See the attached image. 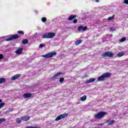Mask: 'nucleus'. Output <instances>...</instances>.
<instances>
[{
    "label": "nucleus",
    "instance_id": "ddd939ff",
    "mask_svg": "<svg viewBox=\"0 0 128 128\" xmlns=\"http://www.w3.org/2000/svg\"><path fill=\"white\" fill-rule=\"evenodd\" d=\"M22 50H24L22 48H19L16 50L15 52L16 54H22Z\"/></svg>",
    "mask_w": 128,
    "mask_h": 128
},
{
    "label": "nucleus",
    "instance_id": "6e6552de",
    "mask_svg": "<svg viewBox=\"0 0 128 128\" xmlns=\"http://www.w3.org/2000/svg\"><path fill=\"white\" fill-rule=\"evenodd\" d=\"M62 74V72H57L56 74L54 75L52 78V80H56L58 78V76H60Z\"/></svg>",
    "mask_w": 128,
    "mask_h": 128
},
{
    "label": "nucleus",
    "instance_id": "f257e3e1",
    "mask_svg": "<svg viewBox=\"0 0 128 128\" xmlns=\"http://www.w3.org/2000/svg\"><path fill=\"white\" fill-rule=\"evenodd\" d=\"M112 76L111 72H105L104 73L102 76L98 78V82H104V80H106V78H108L110 76Z\"/></svg>",
    "mask_w": 128,
    "mask_h": 128
},
{
    "label": "nucleus",
    "instance_id": "473e14b6",
    "mask_svg": "<svg viewBox=\"0 0 128 128\" xmlns=\"http://www.w3.org/2000/svg\"><path fill=\"white\" fill-rule=\"evenodd\" d=\"M4 58V55L2 54H0V60H2Z\"/></svg>",
    "mask_w": 128,
    "mask_h": 128
},
{
    "label": "nucleus",
    "instance_id": "5701e85b",
    "mask_svg": "<svg viewBox=\"0 0 128 128\" xmlns=\"http://www.w3.org/2000/svg\"><path fill=\"white\" fill-rule=\"evenodd\" d=\"M114 14L112 15V16L108 17V20H114Z\"/></svg>",
    "mask_w": 128,
    "mask_h": 128
},
{
    "label": "nucleus",
    "instance_id": "393cba45",
    "mask_svg": "<svg viewBox=\"0 0 128 128\" xmlns=\"http://www.w3.org/2000/svg\"><path fill=\"white\" fill-rule=\"evenodd\" d=\"M6 122V118H0V124L2 122Z\"/></svg>",
    "mask_w": 128,
    "mask_h": 128
},
{
    "label": "nucleus",
    "instance_id": "1a4fd4ad",
    "mask_svg": "<svg viewBox=\"0 0 128 128\" xmlns=\"http://www.w3.org/2000/svg\"><path fill=\"white\" fill-rule=\"evenodd\" d=\"M88 30V26H86L83 27L82 26H80L78 28V32H82V30L84 32V30Z\"/></svg>",
    "mask_w": 128,
    "mask_h": 128
},
{
    "label": "nucleus",
    "instance_id": "b1692460",
    "mask_svg": "<svg viewBox=\"0 0 128 128\" xmlns=\"http://www.w3.org/2000/svg\"><path fill=\"white\" fill-rule=\"evenodd\" d=\"M125 40H126V37H123L120 40V42H124Z\"/></svg>",
    "mask_w": 128,
    "mask_h": 128
},
{
    "label": "nucleus",
    "instance_id": "423d86ee",
    "mask_svg": "<svg viewBox=\"0 0 128 128\" xmlns=\"http://www.w3.org/2000/svg\"><path fill=\"white\" fill-rule=\"evenodd\" d=\"M18 38H19L18 35L15 34L14 36H11L10 38H6V42H10V40H16V39Z\"/></svg>",
    "mask_w": 128,
    "mask_h": 128
},
{
    "label": "nucleus",
    "instance_id": "bb28decb",
    "mask_svg": "<svg viewBox=\"0 0 128 128\" xmlns=\"http://www.w3.org/2000/svg\"><path fill=\"white\" fill-rule=\"evenodd\" d=\"M16 122L17 124H20V122H22V120L20 118H17L16 120Z\"/></svg>",
    "mask_w": 128,
    "mask_h": 128
},
{
    "label": "nucleus",
    "instance_id": "aec40b11",
    "mask_svg": "<svg viewBox=\"0 0 128 128\" xmlns=\"http://www.w3.org/2000/svg\"><path fill=\"white\" fill-rule=\"evenodd\" d=\"M6 80L4 78H0V84H4V82H6Z\"/></svg>",
    "mask_w": 128,
    "mask_h": 128
},
{
    "label": "nucleus",
    "instance_id": "4be33fe9",
    "mask_svg": "<svg viewBox=\"0 0 128 128\" xmlns=\"http://www.w3.org/2000/svg\"><path fill=\"white\" fill-rule=\"evenodd\" d=\"M17 32L18 34H21L22 36H24V31L22 30H18Z\"/></svg>",
    "mask_w": 128,
    "mask_h": 128
},
{
    "label": "nucleus",
    "instance_id": "0eeeda50",
    "mask_svg": "<svg viewBox=\"0 0 128 128\" xmlns=\"http://www.w3.org/2000/svg\"><path fill=\"white\" fill-rule=\"evenodd\" d=\"M68 116V114H62L59 116H58L56 119V120H62V118H66Z\"/></svg>",
    "mask_w": 128,
    "mask_h": 128
},
{
    "label": "nucleus",
    "instance_id": "f704fd0d",
    "mask_svg": "<svg viewBox=\"0 0 128 128\" xmlns=\"http://www.w3.org/2000/svg\"><path fill=\"white\" fill-rule=\"evenodd\" d=\"M100 2L99 0H96V2Z\"/></svg>",
    "mask_w": 128,
    "mask_h": 128
},
{
    "label": "nucleus",
    "instance_id": "f8f14e48",
    "mask_svg": "<svg viewBox=\"0 0 128 128\" xmlns=\"http://www.w3.org/2000/svg\"><path fill=\"white\" fill-rule=\"evenodd\" d=\"M32 93H26L24 94L23 96L24 98H32Z\"/></svg>",
    "mask_w": 128,
    "mask_h": 128
},
{
    "label": "nucleus",
    "instance_id": "c85d7f7f",
    "mask_svg": "<svg viewBox=\"0 0 128 128\" xmlns=\"http://www.w3.org/2000/svg\"><path fill=\"white\" fill-rule=\"evenodd\" d=\"M64 78H60L59 82H64Z\"/></svg>",
    "mask_w": 128,
    "mask_h": 128
},
{
    "label": "nucleus",
    "instance_id": "72a5a7b5",
    "mask_svg": "<svg viewBox=\"0 0 128 128\" xmlns=\"http://www.w3.org/2000/svg\"><path fill=\"white\" fill-rule=\"evenodd\" d=\"M44 44H40L39 46V48H44Z\"/></svg>",
    "mask_w": 128,
    "mask_h": 128
},
{
    "label": "nucleus",
    "instance_id": "412c9836",
    "mask_svg": "<svg viewBox=\"0 0 128 128\" xmlns=\"http://www.w3.org/2000/svg\"><path fill=\"white\" fill-rule=\"evenodd\" d=\"M28 39H24L22 40V44H28Z\"/></svg>",
    "mask_w": 128,
    "mask_h": 128
},
{
    "label": "nucleus",
    "instance_id": "dca6fc26",
    "mask_svg": "<svg viewBox=\"0 0 128 128\" xmlns=\"http://www.w3.org/2000/svg\"><path fill=\"white\" fill-rule=\"evenodd\" d=\"M76 18V15H70L68 18V20H72Z\"/></svg>",
    "mask_w": 128,
    "mask_h": 128
},
{
    "label": "nucleus",
    "instance_id": "a211bd4d",
    "mask_svg": "<svg viewBox=\"0 0 128 128\" xmlns=\"http://www.w3.org/2000/svg\"><path fill=\"white\" fill-rule=\"evenodd\" d=\"M82 40H77L75 42V46H78V44H82Z\"/></svg>",
    "mask_w": 128,
    "mask_h": 128
},
{
    "label": "nucleus",
    "instance_id": "f3484780",
    "mask_svg": "<svg viewBox=\"0 0 128 128\" xmlns=\"http://www.w3.org/2000/svg\"><path fill=\"white\" fill-rule=\"evenodd\" d=\"M124 52H119L117 54V56H118V58H120V57L122 56H124Z\"/></svg>",
    "mask_w": 128,
    "mask_h": 128
},
{
    "label": "nucleus",
    "instance_id": "39448f33",
    "mask_svg": "<svg viewBox=\"0 0 128 128\" xmlns=\"http://www.w3.org/2000/svg\"><path fill=\"white\" fill-rule=\"evenodd\" d=\"M107 114L108 113H106V112H98L96 115H95V118H96V120H98V118H102L106 116V114Z\"/></svg>",
    "mask_w": 128,
    "mask_h": 128
},
{
    "label": "nucleus",
    "instance_id": "6ab92c4d",
    "mask_svg": "<svg viewBox=\"0 0 128 128\" xmlns=\"http://www.w3.org/2000/svg\"><path fill=\"white\" fill-rule=\"evenodd\" d=\"M80 100H82V102H84V100H86V96L84 95L81 97Z\"/></svg>",
    "mask_w": 128,
    "mask_h": 128
},
{
    "label": "nucleus",
    "instance_id": "4468645a",
    "mask_svg": "<svg viewBox=\"0 0 128 128\" xmlns=\"http://www.w3.org/2000/svg\"><path fill=\"white\" fill-rule=\"evenodd\" d=\"M30 118V117L28 116H24L21 117V120H23L24 122H28V120Z\"/></svg>",
    "mask_w": 128,
    "mask_h": 128
},
{
    "label": "nucleus",
    "instance_id": "cd10ccee",
    "mask_svg": "<svg viewBox=\"0 0 128 128\" xmlns=\"http://www.w3.org/2000/svg\"><path fill=\"white\" fill-rule=\"evenodd\" d=\"M42 22H46V17H43L42 18Z\"/></svg>",
    "mask_w": 128,
    "mask_h": 128
},
{
    "label": "nucleus",
    "instance_id": "a878e982",
    "mask_svg": "<svg viewBox=\"0 0 128 128\" xmlns=\"http://www.w3.org/2000/svg\"><path fill=\"white\" fill-rule=\"evenodd\" d=\"M25 128H40V127L36 126H27Z\"/></svg>",
    "mask_w": 128,
    "mask_h": 128
},
{
    "label": "nucleus",
    "instance_id": "9d476101",
    "mask_svg": "<svg viewBox=\"0 0 128 128\" xmlns=\"http://www.w3.org/2000/svg\"><path fill=\"white\" fill-rule=\"evenodd\" d=\"M106 124H108V126H110V124H114L116 121L114 120H108L106 121Z\"/></svg>",
    "mask_w": 128,
    "mask_h": 128
},
{
    "label": "nucleus",
    "instance_id": "7c9ffc66",
    "mask_svg": "<svg viewBox=\"0 0 128 128\" xmlns=\"http://www.w3.org/2000/svg\"><path fill=\"white\" fill-rule=\"evenodd\" d=\"M124 4H128V0H124Z\"/></svg>",
    "mask_w": 128,
    "mask_h": 128
},
{
    "label": "nucleus",
    "instance_id": "f03ea898",
    "mask_svg": "<svg viewBox=\"0 0 128 128\" xmlns=\"http://www.w3.org/2000/svg\"><path fill=\"white\" fill-rule=\"evenodd\" d=\"M56 36V34L54 32H49L48 33H45L42 35L43 38H54Z\"/></svg>",
    "mask_w": 128,
    "mask_h": 128
},
{
    "label": "nucleus",
    "instance_id": "9b49d317",
    "mask_svg": "<svg viewBox=\"0 0 128 128\" xmlns=\"http://www.w3.org/2000/svg\"><path fill=\"white\" fill-rule=\"evenodd\" d=\"M20 74H16L14 76H12L11 78L12 80H18V78H20Z\"/></svg>",
    "mask_w": 128,
    "mask_h": 128
},
{
    "label": "nucleus",
    "instance_id": "20e7f679",
    "mask_svg": "<svg viewBox=\"0 0 128 128\" xmlns=\"http://www.w3.org/2000/svg\"><path fill=\"white\" fill-rule=\"evenodd\" d=\"M56 56V52H52L49 53H47L46 54L42 55V58H50L52 56Z\"/></svg>",
    "mask_w": 128,
    "mask_h": 128
},
{
    "label": "nucleus",
    "instance_id": "c9c22d12",
    "mask_svg": "<svg viewBox=\"0 0 128 128\" xmlns=\"http://www.w3.org/2000/svg\"><path fill=\"white\" fill-rule=\"evenodd\" d=\"M2 99H0V102H2Z\"/></svg>",
    "mask_w": 128,
    "mask_h": 128
},
{
    "label": "nucleus",
    "instance_id": "c756f323",
    "mask_svg": "<svg viewBox=\"0 0 128 128\" xmlns=\"http://www.w3.org/2000/svg\"><path fill=\"white\" fill-rule=\"evenodd\" d=\"M5 103L4 102H2L0 104V108H2L4 106Z\"/></svg>",
    "mask_w": 128,
    "mask_h": 128
},
{
    "label": "nucleus",
    "instance_id": "e433bc0d",
    "mask_svg": "<svg viewBox=\"0 0 128 128\" xmlns=\"http://www.w3.org/2000/svg\"><path fill=\"white\" fill-rule=\"evenodd\" d=\"M36 34H38V32H36Z\"/></svg>",
    "mask_w": 128,
    "mask_h": 128
},
{
    "label": "nucleus",
    "instance_id": "7ed1b4c3",
    "mask_svg": "<svg viewBox=\"0 0 128 128\" xmlns=\"http://www.w3.org/2000/svg\"><path fill=\"white\" fill-rule=\"evenodd\" d=\"M101 56L102 58H114V54L110 51H107L101 54Z\"/></svg>",
    "mask_w": 128,
    "mask_h": 128
},
{
    "label": "nucleus",
    "instance_id": "2eb2a0df",
    "mask_svg": "<svg viewBox=\"0 0 128 128\" xmlns=\"http://www.w3.org/2000/svg\"><path fill=\"white\" fill-rule=\"evenodd\" d=\"M96 82V78H91L89 80H86V84H90L92 82Z\"/></svg>",
    "mask_w": 128,
    "mask_h": 128
},
{
    "label": "nucleus",
    "instance_id": "2f4dec72",
    "mask_svg": "<svg viewBox=\"0 0 128 128\" xmlns=\"http://www.w3.org/2000/svg\"><path fill=\"white\" fill-rule=\"evenodd\" d=\"M74 24H76L78 22V20L77 19H74L73 20Z\"/></svg>",
    "mask_w": 128,
    "mask_h": 128
}]
</instances>
